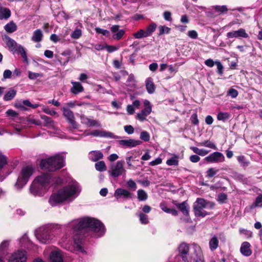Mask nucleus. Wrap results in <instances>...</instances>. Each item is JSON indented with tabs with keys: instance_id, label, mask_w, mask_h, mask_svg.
<instances>
[{
	"instance_id": "nucleus-58",
	"label": "nucleus",
	"mask_w": 262,
	"mask_h": 262,
	"mask_svg": "<svg viewBox=\"0 0 262 262\" xmlns=\"http://www.w3.org/2000/svg\"><path fill=\"white\" fill-rule=\"evenodd\" d=\"M28 121L31 124H35L38 126H40L42 124L41 121L33 118H30L28 120Z\"/></svg>"
},
{
	"instance_id": "nucleus-16",
	"label": "nucleus",
	"mask_w": 262,
	"mask_h": 262,
	"mask_svg": "<svg viewBox=\"0 0 262 262\" xmlns=\"http://www.w3.org/2000/svg\"><path fill=\"white\" fill-rule=\"evenodd\" d=\"M224 155L220 152H214L205 158V160L210 162H221L224 161Z\"/></svg>"
},
{
	"instance_id": "nucleus-55",
	"label": "nucleus",
	"mask_w": 262,
	"mask_h": 262,
	"mask_svg": "<svg viewBox=\"0 0 262 262\" xmlns=\"http://www.w3.org/2000/svg\"><path fill=\"white\" fill-rule=\"evenodd\" d=\"M51 183H52L53 184H54L56 185L61 184L62 183V180L60 178H53L52 176L51 175Z\"/></svg>"
},
{
	"instance_id": "nucleus-2",
	"label": "nucleus",
	"mask_w": 262,
	"mask_h": 262,
	"mask_svg": "<svg viewBox=\"0 0 262 262\" xmlns=\"http://www.w3.org/2000/svg\"><path fill=\"white\" fill-rule=\"evenodd\" d=\"M81 190L79 183L76 181L72 182L52 193L49 199V203L51 206H55L63 202H72L79 195Z\"/></svg>"
},
{
	"instance_id": "nucleus-18",
	"label": "nucleus",
	"mask_w": 262,
	"mask_h": 262,
	"mask_svg": "<svg viewBox=\"0 0 262 262\" xmlns=\"http://www.w3.org/2000/svg\"><path fill=\"white\" fill-rule=\"evenodd\" d=\"M3 40L6 44L9 50L12 52H14L15 50H16V48L19 45L14 39H12L7 35H5L3 36Z\"/></svg>"
},
{
	"instance_id": "nucleus-40",
	"label": "nucleus",
	"mask_w": 262,
	"mask_h": 262,
	"mask_svg": "<svg viewBox=\"0 0 262 262\" xmlns=\"http://www.w3.org/2000/svg\"><path fill=\"white\" fill-rule=\"evenodd\" d=\"M42 110L45 113L51 116H55L57 115V112L54 110H50L48 106L42 105Z\"/></svg>"
},
{
	"instance_id": "nucleus-29",
	"label": "nucleus",
	"mask_w": 262,
	"mask_h": 262,
	"mask_svg": "<svg viewBox=\"0 0 262 262\" xmlns=\"http://www.w3.org/2000/svg\"><path fill=\"white\" fill-rule=\"evenodd\" d=\"M219 246V240L216 235H214L209 241V248L211 251L217 249Z\"/></svg>"
},
{
	"instance_id": "nucleus-17",
	"label": "nucleus",
	"mask_w": 262,
	"mask_h": 262,
	"mask_svg": "<svg viewBox=\"0 0 262 262\" xmlns=\"http://www.w3.org/2000/svg\"><path fill=\"white\" fill-rule=\"evenodd\" d=\"M226 36L229 38L238 37L247 38L248 37V34L246 32L244 29L241 28L237 31L227 33Z\"/></svg>"
},
{
	"instance_id": "nucleus-43",
	"label": "nucleus",
	"mask_w": 262,
	"mask_h": 262,
	"mask_svg": "<svg viewBox=\"0 0 262 262\" xmlns=\"http://www.w3.org/2000/svg\"><path fill=\"white\" fill-rule=\"evenodd\" d=\"M237 160L241 165L243 167H247L249 164V162L246 160L245 157L243 156H239L237 158Z\"/></svg>"
},
{
	"instance_id": "nucleus-9",
	"label": "nucleus",
	"mask_w": 262,
	"mask_h": 262,
	"mask_svg": "<svg viewBox=\"0 0 262 262\" xmlns=\"http://www.w3.org/2000/svg\"><path fill=\"white\" fill-rule=\"evenodd\" d=\"M27 259V252L23 250H18L11 254L8 262H26Z\"/></svg>"
},
{
	"instance_id": "nucleus-37",
	"label": "nucleus",
	"mask_w": 262,
	"mask_h": 262,
	"mask_svg": "<svg viewBox=\"0 0 262 262\" xmlns=\"http://www.w3.org/2000/svg\"><path fill=\"white\" fill-rule=\"evenodd\" d=\"M213 10L216 12L220 13H226L228 9L226 6H215L213 7Z\"/></svg>"
},
{
	"instance_id": "nucleus-28",
	"label": "nucleus",
	"mask_w": 262,
	"mask_h": 262,
	"mask_svg": "<svg viewBox=\"0 0 262 262\" xmlns=\"http://www.w3.org/2000/svg\"><path fill=\"white\" fill-rule=\"evenodd\" d=\"M4 29L7 32L11 33L16 30L17 26L15 23L11 21L5 26Z\"/></svg>"
},
{
	"instance_id": "nucleus-20",
	"label": "nucleus",
	"mask_w": 262,
	"mask_h": 262,
	"mask_svg": "<svg viewBox=\"0 0 262 262\" xmlns=\"http://www.w3.org/2000/svg\"><path fill=\"white\" fill-rule=\"evenodd\" d=\"M51 262H63V257L60 250L52 251L50 255Z\"/></svg>"
},
{
	"instance_id": "nucleus-52",
	"label": "nucleus",
	"mask_w": 262,
	"mask_h": 262,
	"mask_svg": "<svg viewBox=\"0 0 262 262\" xmlns=\"http://www.w3.org/2000/svg\"><path fill=\"white\" fill-rule=\"evenodd\" d=\"M96 32L98 34H102V35L105 36H108L110 35V32L107 30H104L102 29H101L100 28H95Z\"/></svg>"
},
{
	"instance_id": "nucleus-7",
	"label": "nucleus",
	"mask_w": 262,
	"mask_h": 262,
	"mask_svg": "<svg viewBox=\"0 0 262 262\" xmlns=\"http://www.w3.org/2000/svg\"><path fill=\"white\" fill-rule=\"evenodd\" d=\"M33 173V169L31 166L23 167L19 172L14 187L17 190H21L28 182Z\"/></svg>"
},
{
	"instance_id": "nucleus-63",
	"label": "nucleus",
	"mask_w": 262,
	"mask_h": 262,
	"mask_svg": "<svg viewBox=\"0 0 262 262\" xmlns=\"http://www.w3.org/2000/svg\"><path fill=\"white\" fill-rule=\"evenodd\" d=\"M105 49L107 50V51L110 52V53H111V52H114L115 51H117L118 50L119 48L118 47H117L116 46H108V45H106L105 46Z\"/></svg>"
},
{
	"instance_id": "nucleus-62",
	"label": "nucleus",
	"mask_w": 262,
	"mask_h": 262,
	"mask_svg": "<svg viewBox=\"0 0 262 262\" xmlns=\"http://www.w3.org/2000/svg\"><path fill=\"white\" fill-rule=\"evenodd\" d=\"M238 94L237 91L234 89H230L228 93V94L233 98H236Z\"/></svg>"
},
{
	"instance_id": "nucleus-23",
	"label": "nucleus",
	"mask_w": 262,
	"mask_h": 262,
	"mask_svg": "<svg viewBox=\"0 0 262 262\" xmlns=\"http://www.w3.org/2000/svg\"><path fill=\"white\" fill-rule=\"evenodd\" d=\"M71 83L73 85L71 90L72 93L77 94L83 91L84 89L80 82L72 81Z\"/></svg>"
},
{
	"instance_id": "nucleus-41",
	"label": "nucleus",
	"mask_w": 262,
	"mask_h": 262,
	"mask_svg": "<svg viewBox=\"0 0 262 262\" xmlns=\"http://www.w3.org/2000/svg\"><path fill=\"white\" fill-rule=\"evenodd\" d=\"M138 216L141 224L145 225L148 223L149 221L147 215L141 212L138 214Z\"/></svg>"
},
{
	"instance_id": "nucleus-8",
	"label": "nucleus",
	"mask_w": 262,
	"mask_h": 262,
	"mask_svg": "<svg viewBox=\"0 0 262 262\" xmlns=\"http://www.w3.org/2000/svg\"><path fill=\"white\" fill-rule=\"evenodd\" d=\"M144 108L140 113L137 114L136 119L143 122L146 120V117L152 112V105L148 100L143 101Z\"/></svg>"
},
{
	"instance_id": "nucleus-53",
	"label": "nucleus",
	"mask_w": 262,
	"mask_h": 262,
	"mask_svg": "<svg viewBox=\"0 0 262 262\" xmlns=\"http://www.w3.org/2000/svg\"><path fill=\"white\" fill-rule=\"evenodd\" d=\"M124 34V31L123 30H120L116 34L113 35V37L115 39L119 40L120 39Z\"/></svg>"
},
{
	"instance_id": "nucleus-10",
	"label": "nucleus",
	"mask_w": 262,
	"mask_h": 262,
	"mask_svg": "<svg viewBox=\"0 0 262 262\" xmlns=\"http://www.w3.org/2000/svg\"><path fill=\"white\" fill-rule=\"evenodd\" d=\"M62 110L63 111V115L66 118L68 122L70 124L71 127L73 129L78 128L79 125L75 120L73 112L66 107H63L62 108Z\"/></svg>"
},
{
	"instance_id": "nucleus-26",
	"label": "nucleus",
	"mask_w": 262,
	"mask_h": 262,
	"mask_svg": "<svg viewBox=\"0 0 262 262\" xmlns=\"http://www.w3.org/2000/svg\"><path fill=\"white\" fill-rule=\"evenodd\" d=\"M14 52H16L17 53L20 54L21 57L24 59V61L27 63H28V59L27 56L26 49L20 45H19Z\"/></svg>"
},
{
	"instance_id": "nucleus-59",
	"label": "nucleus",
	"mask_w": 262,
	"mask_h": 262,
	"mask_svg": "<svg viewBox=\"0 0 262 262\" xmlns=\"http://www.w3.org/2000/svg\"><path fill=\"white\" fill-rule=\"evenodd\" d=\"M215 63L217 66V73L220 75L222 74L223 72V66L222 64L220 61H215Z\"/></svg>"
},
{
	"instance_id": "nucleus-24",
	"label": "nucleus",
	"mask_w": 262,
	"mask_h": 262,
	"mask_svg": "<svg viewBox=\"0 0 262 262\" xmlns=\"http://www.w3.org/2000/svg\"><path fill=\"white\" fill-rule=\"evenodd\" d=\"M43 34L40 29H37L34 31L31 37V40L35 42H39L42 39Z\"/></svg>"
},
{
	"instance_id": "nucleus-34",
	"label": "nucleus",
	"mask_w": 262,
	"mask_h": 262,
	"mask_svg": "<svg viewBox=\"0 0 262 262\" xmlns=\"http://www.w3.org/2000/svg\"><path fill=\"white\" fill-rule=\"evenodd\" d=\"M157 28V25L152 23L150 24L145 30L148 37L150 36L154 33Z\"/></svg>"
},
{
	"instance_id": "nucleus-33",
	"label": "nucleus",
	"mask_w": 262,
	"mask_h": 262,
	"mask_svg": "<svg viewBox=\"0 0 262 262\" xmlns=\"http://www.w3.org/2000/svg\"><path fill=\"white\" fill-rule=\"evenodd\" d=\"M138 199L140 201H146L148 198L147 193L143 189H139L137 191Z\"/></svg>"
},
{
	"instance_id": "nucleus-15",
	"label": "nucleus",
	"mask_w": 262,
	"mask_h": 262,
	"mask_svg": "<svg viewBox=\"0 0 262 262\" xmlns=\"http://www.w3.org/2000/svg\"><path fill=\"white\" fill-rule=\"evenodd\" d=\"M81 123L88 127H100L101 124L97 120L89 118L84 115L80 116Z\"/></svg>"
},
{
	"instance_id": "nucleus-64",
	"label": "nucleus",
	"mask_w": 262,
	"mask_h": 262,
	"mask_svg": "<svg viewBox=\"0 0 262 262\" xmlns=\"http://www.w3.org/2000/svg\"><path fill=\"white\" fill-rule=\"evenodd\" d=\"M255 205L256 206H262V195H259L256 198Z\"/></svg>"
},
{
	"instance_id": "nucleus-19",
	"label": "nucleus",
	"mask_w": 262,
	"mask_h": 262,
	"mask_svg": "<svg viewBox=\"0 0 262 262\" xmlns=\"http://www.w3.org/2000/svg\"><path fill=\"white\" fill-rule=\"evenodd\" d=\"M40 118L43 120V125L48 127L49 129H55L56 123L54 120L47 116L41 115Z\"/></svg>"
},
{
	"instance_id": "nucleus-31",
	"label": "nucleus",
	"mask_w": 262,
	"mask_h": 262,
	"mask_svg": "<svg viewBox=\"0 0 262 262\" xmlns=\"http://www.w3.org/2000/svg\"><path fill=\"white\" fill-rule=\"evenodd\" d=\"M177 207L183 213V214L185 215H187L188 214L189 208L188 204L186 202H183L182 203L178 204Z\"/></svg>"
},
{
	"instance_id": "nucleus-38",
	"label": "nucleus",
	"mask_w": 262,
	"mask_h": 262,
	"mask_svg": "<svg viewBox=\"0 0 262 262\" xmlns=\"http://www.w3.org/2000/svg\"><path fill=\"white\" fill-rule=\"evenodd\" d=\"M230 117V115L227 112H220L217 116V118L220 121H223L225 122L228 120Z\"/></svg>"
},
{
	"instance_id": "nucleus-42",
	"label": "nucleus",
	"mask_w": 262,
	"mask_h": 262,
	"mask_svg": "<svg viewBox=\"0 0 262 262\" xmlns=\"http://www.w3.org/2000/svg\"><path fill=\"white\" fill-rule=\"evenodd\" d=\"M158 29L159 31V35H161L165 33L169 34L170 31V28L165 26H160L158 28Z\"/></svg>"
},
{
	"instance_id": "nucleus-14",
	"label": "nucleus",
	"mask_w": 262,
	"mask_h": 262,
	"mask_svg": "<svg viewBox=\"0 0 262 262\" xmlns=\"http://www.w3.org/2000/svg\"><path fill=\"white\" fill-rule=\"evenodd\" d=\"M119 145L122 148H133L141 144V141L133 139L118 141Z\"/></svg>"
},
{
	"instance_id": "nucleus-54",
	"label": "nucleus",
	"mask_w": 262,
	"mask_h": 262,
	"mask_svg": "<svg viewBox=\"0 0 262 262\" xmlns=\"http://www.w3.org/2000/svg\"><path fill=\"white\" fill-rule=\"evenodd\" d=\"M217 170H215L213 168H210L208 169L207 171V176L208 178H212L217 173Z\"/></svg>"
},
{
	"instance_id": "nucleus-1",
	"label": "nucleus",
	"mask_w": 262,
	"mask_h": 262,
	"mask_svg": "<svg viewBox=\"0 0 262 262\" xmlns=\"http://www.w3.org/2000/svg\"><path fill=\"white\" fill-rule=\"evenodd\" d=\"M66 227L71 229L74 234L73 238L74 245L71 246V238L68 235H65L60 240V243L64 248L71 251H76L84 253L83 248V236L88 231H92L97 237L103 235L105 229L103 224L99 220L90 217H84L74 220L69 222Z\"/></svg>"
},
{
	"instance_id": "nucleus-30",
	"label": "nucleus",
	"mask_w": 262,
	"mask_h": 262,
	"mask_svg": "<svg viewBox=\"0 0 262 262\" xmlns=\"http://www.w3.org/2000/svg\"><path fill=\"white\" fill-rule=\"evenodd\" d=\"M146 88L149 94H152L155 92V85L151 78L146 80Z\"/></svg>"
},
{
	"instance_id": "nucleus-36",
	"label": "nucleus",
	"mask_w": 262,
	"mask_h": 262,
	"mask_svg": "<svg viewBox=\"0 0 262 262\" xmlns=\"http://www.w3.org/2000/svg\"><path fill=\"white\" fill-rule=\"evenodd\" d=\"M133 36L136 39L148 37L145 31L143 29H140L137 32L134 33Z\"/></svg>"
},
{
	"instance_id": "nucleus-57",
	"label": "nucleus",
	"mask_w": 262,
	"mask_h": 262,
	"mask_svg": "<svg viewBox=\"0 0 262 262\" xmlns=\"http://www.w3.org/2000/svg\"><path fill=\"white\" fill-rule=\"evenodd\" d=\"M239 233L241 234H244L246 236V237H251L252 235V233L248 231L247 230L244 229H239Z\"/></svg>"
},
{
	"instance_id": "nucleus-11",
	"label": "nucleus",
	"mask_w": 262,
	"mask_h": 262,
	"mask_svg": "<svg viewBox=\"0 0 262 262\" xmlns=\"http://www.w3.org/2000/svg\"><path fill=\"white\" fill-rule=\"evenodd\" d=\"M124 163V162L123 160L118 161L115 165L112 166L111 174L112 177L116 178L125 173L126 170L123 167Z\"/></svg>"
},
{
	"instance_id": "nucleus-47",
	"label": "nucleus",
	"mask_w": 262,
	"mask_h": 262,
	"mask_svg": "<svg viewBox=\"0 0 262 262\" xmlns=\"http://www.w3.org/2000/svg\"><path fill=\"white\" fill-rule=\"evenodd\" d=\"M178 160L177 159V156H174L172 158H171V159H168L166 161V164L168 165H174V166H177L178 165Z\"/></svg>"
},
{
	"instance_id": "nucleus-51",
	"label": "nucleus",
	"mask_w": 262,
	"mask_h": 262,
	"mask_svg": "<svg viewBox=\"0 0 262 262\" xmlns=\"http://www.w3.org/2000/svg\"><path fill=\"white\" fill-rule=\"evenodd\" d=\"M71 37L74 39H78L81 36V31L80 29H76L71 34Z\"/></svg>"
},
{
	"instance_id": "nucleus-45",
	"label": "nucleus",
	"mask_w": 262,
	"mask_h": 262,
	"mask_svg": "<svg viewBox=\"0 0 262 262\" xmlns=\"http://www.w3.org/2000/svg\"><path fill=\"white\" fill-rule=\"evenodd\" d=\"M227 199V195L224 193H221L217 195V201L220 204H223L226 202Z\"/></svg>"
},
{
	"instance_id": "nucleus-61",
	"label": "nucleus",
	"mask_w": 262,
	"mask_h": 262,
	"mask_svg": "<svg viewBox=\"0 0 262 262\" xmlns=\"http://www.w3.org/2000/svg\"><path fill=\"white\" fill-rule=\"evenodd\" d=\"M163 17L165 20L169 21L172 20L171 13L170 11H166L163 13Z\"/></svg>"
},
{
	"instance_id": "nucleus-22",
	"label": "nucleus",
	"mask_w": 262,
	"mask_h": 262,
	"mask_svg": "<svg viewBox=\"0 0 262 262\" xmlns=\"http://www.w3.org/2000/svg\"><path fill=\"white\" fill-rule=\"evenodd\" d=\"M194 250L195 257L194 258V262H205L203 253L200 246L194 245Z\"/></svg>"
},
{
	"instance_id": "nucleus-44",
	"label": "nucleus",
	"mask_w": 262,
	"mask_h": 262,
	"mask_svg": "<svg viewBox=\"0 0 262 262\" xmlns=\"http://www.w3.org/2000/svg\"><path fill=\"white\" fill-rule=\"evenodd\" d=\"M200 145L207 147H209V148H212L214 149H216V145L213 142H212L209 140L205 141L204 142L201 143L200 144Z\"/></svg>"
},
{
	"instance_id": "nucleus-21",
	"label": "nucleus",
	"mask_w": 262,
	"mask_h": 262,
	"mask_svg": "<svg viewBox=\"0 0 262 262\" xmlns=\"http://www.w3.org/2000/svg\"><path fill=\"white\" fill-rule=\"evenodd\" d=\"M251 245L247 242H243L241 246V253L245 256H249L252 254V251L250 249Z\"/></svg>"
},
{
	"instance_id": "nucleus-6",
	"label": "nucleus",
	"mask_w": 262,
	"mask_h": 262,
	"mask_svg": "<svg viewBox=\"0 0 262 262\" xmlns=\"http://www.w3.org/2000/svg\"><path fill=\"white\" fill-rule=\"evenodd\" d=\"M214 206L212 202L203 198H198L193 204V211L195 216L205 217L209 213L205 209H212Z\"/></svg>"
},
{
	"instance_id": "nucleus-13",
	"label": "nucleus",
	"mask_w": 262,
	"mask_h": 262,
	"mask_svg": "<svg viewBox=\"0 0 262 262\" xmlns=\"http://www.w3.org/2000/svg\"><path fill=\"white\" fill-rule=\"evenodd\" d=\"M114 196L117 199H123L126 200L132 199L133 197V194L126 189L117 188L114 192Z\"/></svg>"
},
{
	"instance_id": "nucleus-32",
	"label": "nucleus",
	"mask_w": 262,
	"mask_h": 262,
	"mask_svg": "<svg viewBox=\"0 0 262 262\" xmlns=\"http://www.w3.org/2000/svg\"><path fill=\"white\" fill-rule=\"evenodd\" d=\"M18 241L19 245L21 247H28V245L30 244L29 238L26 234L22 236Z\"/></svg>"
},
{
	"instance_id": "nucleus-39",
	"label": "nucleus",
	"mask_w": 262,
	"mask_h": 262,
	"mask_svg": "<svg viewBox=\"0 0 262 262\" xmlns=\"http://www.w3.org/2000/svg\"><path fill=\"white\" fill-rule=\"evenodd\" d=\"M95 168L97 170L103 171L106 170V166L103 161H100L95 164Z\"/></svg>"
},
{
	"instance_id": "nucleus-3",
	"label": "nucleus",
	"mask_w": 262,
	"mask_h": 262,
	"mask_svg": "<svg viewBox=\"0 0 262 262\" xmlns=\"http://www.w3.org/2000/svg\"><path fill=\"white\" fill-rule=\"evenodd\" d=\"M51 174L44 173L37 177L29 187V193L35 196H42L51 185Z\"/></svg>"
},
{
	"instance_id": "nucleus-49",
	"label": "nucleus",
	"mask_w": 262,
	"mask_h": 262,
	"mask_svg": "<svg viewBox=\"0 0 262 262\" xmlns=\"http://www.w3.org/2000/svg\"><path fill=\"white\" fill-rule=\"evenodd\" d=\"M127 187L130 188L133 191H135L137 189V184L132 179H129L126 182Z\"/></svg>"
},
{
	"instance_id": "nucleus-25",
	"label": "nucleus",
	"mask_w": 262,
	"mask_h": 262,
	"mask_svg": "<svg viewBox=\"0 0 262 262\" xmlns=\"http://www.w3.org/2000/svg\"><path fill=\"white\" fill-rule=\"evenodd\" d=\"M89 159L93 161H97L102 158L103 154L100 151H92L89 154Z\"/></svg>"
},
{
	"instance_id": "nucleus-60",
	"label": "nucleus",
	"mask_w": 262,
	"mask_h": 262,
	"mask_svg": "<svg viewBox=\"0 0 262 262\" xmlns=\"http://www.w3.org/2000/svg\"><path fill=\"white\" fill-rule=\"evenodd\" d=\"M187 35L190 38L192 39H196L198 36V33L195 30L189 31L188 32Z\"/></svg>"
},
{
	"instance_id": "nucleus-46",
	"label": "nucleus",
	"mask_w": 262,
	"mask_h": 262,
	"mask_svg": "<svg viewBox=\"0 0 262 262\" xmlns=\"http://www.w3.org/2000/svg\"><path fill=\"white\" fill-rule=\"evenodd\" d=\"M10 245V241L5 240L0 244V251H4L6 250Z\"/></svg>"
},
{
	"instance_id": "nucleus-35",
	"label": "nucleus",
	"mask_w": 262,
	"mask_h": 262,
	"mask_svg": "<svg viewBox=\"0 0 262 262\" xmlns=\"http://www.w3.org/2000/svg\"><path fill=\"white\" fill-rule=\"evenodd\" d=\"M16 91L13 89L9 91L5 95L4 99L5 101H9L12 99L16 95Z\"/></svg>"
},
{
	"instance_id": "nucleus-27",
	"label": "nucleus",
	"mask_w": 262,
	"mask_h": 262,
	"mask_svg": "<svg viewBox=\"0 0 262 262\" xmlns=\"http://www.w3.org/2000/svg\"><path fill=\"white\" fill-rule=\"evenodd\" d=\"M10 10L7 8H0V20L7 19L11 16Z\"/></svg>"
},
{
	"instance_id": "nucleus-50",
	"label": "nucleus",
	"mask_w": 262,
	"mask_h": 262,
	"mask_svg": "<svg viewBox=\"0 0 262 262\" xmlns=\"http://www.w3.org/2000/svg\"><path fill=\"white\" fill-rule=\"evenodd\" d=\"M7 164V159L5 156L0 151V169Z\"/></svg>"
},
{
	"instance_id": "nucleus-12",
	"label": "nucleus",
	"mask_w": 262,
	"mask_h": 262,
	"mask_svg": "<svg viewBox=\"0 0 262 262\" xmlns=\"http://www.w3.org/2000/svg\"><path fill=\"white\" fill-rule=\"evenodd\" d=\"M86 135L93 136L94 137L108 138L111 139L119 138V137L115 135L113 133L103 130H95L94 131L86 133Z\"/></svg>"
},
{
	"instance_id": "nucleus-5",
	"label": "nucleus",
	"mask_w": 262,
	"mask_h": 262,
	"mask_svg": "<svg viewBox=\"0 0 262 262\" xmlns=\"http://www.w3.org/2000/svg\"><path fill=\"white\" fill-rule=\"evenodd\" d=\"M64 157L60 154L42 159L40 166L43 170L54 171L63 167L64 165Z\"/></svg>"
},
{
	"instance_id": "nucleus-4",
	"label": "nucleus",
	"mask_w": 262,
	"mask_h": 262,
	"mask_svg": "<svg viewBox=\"0 0 262 262\" xmlns=\"http://www.w3.org/2000/svg\"><path fill=\"white\" fill-rule=\"evenodd\" d=\"M61 231L59 225H48L36 229L35 235L37 240L42 244H49Z\"/></svg>"
},
{
	"instance_id": "nucleus-56",
	"label": "nucleus",
	"mask_w": 262,
	"mask_h": 262,
	"mask_svg": "<svg viewBox=\"0 0 262 262\" xmlns=\"http://www.w3.org/2000/svg\"><path fill=\"white\" fill-rule=\"evenodd\" d=\"M125 132L128 135L132 134L134 133V128L130 125H127L124 126Z\"/></svg>"
},
{
	"instance_id": "nucleus-48",
	"label": "nucleus",
	"mask_w": 262,
	"mask_h": 262,
	"mask_svg": "<svg viewBox=\"0 0 262 262\" xmlns=\"http://www.w3.org/2000/svg\"><path fill=\"white\" fill-rule=\"evenodd\" d=\"M140 138L144 141H148L150 139V135L149 133L146 131H143L140 134Z\"/></svg>"
}]
</instances>
